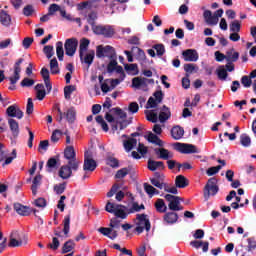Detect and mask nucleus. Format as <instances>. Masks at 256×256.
I'll return each mask as SVG.
<instances>
[{
	"instance_id": "f257e3e1",
	"label": "nucleus",
	"mask_w": 256,
	"mask_h": 256,
	"mask_svg": "<svg viewBox=\"0 0 256 256\" xmlns=\"http://www.w3.org/2000/svg\"><path fill=\"white\" fill-rule=\"evenodd\" d=\"M121 221L117 219V217L110 219L109 228L107 227H100L98 229L99 233L104 235V237H108L112 241H115L116 237H119V233L117 229H120Z\"/></svg>"
},
{
	"instance_id": "f03ea898",
	"label": "nucleus",
	"mask_w": 256,
	"mask_h": 256,
	"mask_svg": "<svg viewBox=\"0 0 256 256\" xmlns=\"http://www.w3.org/2000/svg\"><path fill=\"white\" fill-rule=\"evenodd\" d=\"M135 231L138 235H141L143 231L149 233L151 231V220L147 214L136 215V228Z\"/></svg>"
},
{
	"instance_id": "7ed1b4c3",
	"label": "nucleus",
	"mask_w": 256,
	"mask_h": 256,
	"mask_svg": "<svg viewBox=\"0 0 256 256\" xmlns=\"http://www.w3.org/2000/svg\"><path fill=\"white\" fill-rule=\"evenodd\" d=\"M64 157L68 161V165H72L74 171H79V165L81 161L77 160V154L75 153V148L73 146H67L64 150Z\"/></svg>"
},
{
	"instance_id": "20e7f679",
	"label": "nucleus",
	"mask_w": 256,
	"mask_h": 256,
	"mask_svg": "<svg viewBox=\"0 0 256 256\" xmlns=\"http://www.w3.org/2000/svg\"><path fill=\"white\" fill-rule=\"evenodd\" d=\"M219 193V186L217 185V178L212 177L208 180L207 184L204 187V199L209 201V198L215 197Z\"/></svg>"
},
{
	"instance_id": "39448f33",
	"label": "nucleus",
	"mask_w": 256,
	"mask_h": 256,
	"mask_svg": "<svg viewBox=\"0 0 256 256\" xmlns=\"http://www.w3.org/2000/svg\"><path fill=\"white\" fill-rule=\"evenodd\" d=\"M174 148L179 153H182L184 155H191L193 153H201V150L197 148V146L193 144H185L181 142L174 143Z\"/></svg>"
},
{
	"instance_id": "423d86ee",
	"label": "nucleus",
	"mask_w": 256,
	"mask_h": 256,
	"mask_svg": "<svg viewBox=\"0 0 256 256\" xmlns=\"http://www.w3.org/2000/svg\"><path fill=\"white\" fill-rule=\"evenodd\" d=\"M79 46V40L77 38H68L65 41L64 49L68 57H73L77 52V47Z\"/></svg>"
},
{
	"instance_id": "0eeeda50",
	"label": "nucleus",
	"mask_w": 256,
	"mask_h": 256,
	"mask_svg": "<svg viewBox=\"0 0 256 256\" xmlns=\"http://www.w3.org/2000/svg\"><path fill=\"white\" fill-rule=\"evenodd\" d=\"M164 199L168 202V209L170 211H179V205H181V197L173 194L164 195Z\"/></svg>"
},
{
	"instance_id": "6e6552de",
	"label": "nucleus",
	"mask_w": 256,
	"mask_h": 256,
	"mask_svg": "<svg viewBox=\"0 0 256 256\" xmlns=\"http://www.w3.org/2000/svg\"><path fill=\"white\" fill-rule=\"evenodd\" d=\"M93 33H95V35H103L106 38H111L115 35V29L109 25H98L97 27H94Z\"/></svg>"
},
{
	"instance_id": "1a4fd4ad",
	"label": "nucleus",
	"mask_w": 256,
	"mask_h": 256,
	"mask_svg": "<svg viewBox=\"0 0 256 256\" xmlns=\"http://www.w3.org/2000/svg\"><path fill=\"white\" fill-rule=\"evenodd\" d=\"M84 171H90L93 173L97 169V161L89 156L88 152L84 154V164H83Z\"/></svg>"
},
{
	"instance_id": "9d476101",
	"label": "nucleus",
	"mask_w": 256,
	"mask_h": 256,
	"mask_svg": "<svg viewBox=\"0 0 256 256\" xmlns=\"http://www.w3.org/2000/svg\"><path fill=\"white\" fill-rule=\"evenodd\" d=\"M21 245H23V237H21L19 231H12L10 234L8 247H21Z\"/></svg>"
},
{
	"instance_id": "9b49d317",
	"label": "nucleus",
	"mask_w": 256,
	"mask_h": 256,
	"mask_svg": "<svg viewBox=\"0 0 256 256\" xmlns=\"http://www.w3.org/2000/svg\"><path fill=\"white\" fill-rule=\"evenodd\" d=\"M73 171H75V168H73V165H63L60 167L59 171H58V175L61 179H70L73 175Z\"/></svg>"
},
{
	"instance_id": "f8f14e48",
	"label": "nucleus",
	"mask_w": 256,
	"mask_h": 256,
	"mask_svg": "<svg viewBox=\"0 0 256 256\" xmlns=\"http://www.w3.org/2000/svg\"><path fill=\"white\" fill-rule=\"evenodd\" d=\"M14 211H16V213L22 217H29V215L33 213V208L25 206L21 203H14Z\"/></svg>"
},
{
	"instance_id": "ddd939ff",
	"label": "nucleus",
	"mask_w": 256,
	"mask_h": 256,
	"mask_svg": "<svg viewBox=\"0 0 256 256\" xmlns=\"http://www.w3.org/2000/svg\"><path fill=\"white\" fill-rule=\"evenodd\" d=\"M184 61L195 63L199 61V53L195 49H187L182 52Z\"/></svg>"
},
{
	"instance_id": "4468645a",
	"label": "nucleus",
	"mask_w": 256,
	"mask_h": 256,
	"mask_svg": "<svg viewBox=\"0 0 256 256\" xmlns=\"http://www.w3.org/2000/svg\"><path fill=\"white\" fill-rule=\"evenodd\" d=\"M24 59L20 58L18 59V61L15 63L14 65V77H10L9 81L11 83V85H15V83H17V81H19V79H21V63H23Z\"/></svg>"
},
{
	"instance_id": "2eb2a0df",
	"label": "nucleus",
	"mask_w": 256,
	"mask_h": 256,
	"mask_svg": "<svg viewBox=\"0 0 256 256\" xmlns=\"http://www.w3.org/2000/svg\"><path fill=\"white\" fill-rule=\"evenodd\" d=\"M6 115H8V117H16V119H23L24 113L19 106L13 104L6 109Z\"/></svg>"
},
{
	"instance_id": "dca6fc26",
	"label": "nucleus",
	"mask_w": 256,
	"mask_h": 256,
	"mask_svg": "<svg viewBox=\"0 0 256 256\" xmlns=\"http://www.w3.org/2000/svg\"><path fill=\"white\" fill-rule=\"evenodd\" d=\"M204 21L207 25H217L219 23V18L211 12V10H205L203 13Z\"/></svg>"
},
{
	"instance_id": "f3484780",
	"label": "nucleus",
	"mask_w": 256,
	"mask_h": 256,
	"mask_svg": "<svg viewBox=\"0 0 256 256\" xmlns=\"http://www.w3.org/2000/svg\"><path fill=\"white\" fill-rule=\"evenodd\" d=\"M154 152L158 155V159H163L164 161H169V159H173V155L171 152L165 148H155Z\"/></svg>"
},
{
	"instance_id": "a211bd4d",
	"label": "nucleus",
	"mask_w": 256,
	"mask_h": 256,
	"mask_svg": "<svg viewBox=\"0 0 256 256\" xmlns=\"http://www.w3.org/2000/svg\"><path fill=\"white\" fill-rule=\"evenodd\" d=\"M170 133L172 139H174L175 141H179L183 139V135H185V129H183V127L181 126H174L172 127Z\"/></svg>"
},
{
	"instance_id": "6ab92c4d",
	"label": "nucleus",
	"mask_w": 256,
	"mask_h": 256,
	"mask_svg": "<svg viewBox=\"0 0 256 256\" xmlns=\"http://www.w3.org/2000/svg\"><path fill=\"white\" fill-rule=\"evenodd\" d=\"M8 125L10 127V131L12 133L13 139H17V137H19V133H20L19 122H17V120H15L13 118H10L8 120Z\"/></svg>"
},
{
	"instance_id": "aec40b11",
	"label": "nucleus",
	"mask_w": 256,
	"mask_h": 256,
	"mask_svg": "<svg viewBox=\"0 0 256 256\" xmlns=\"http://www.w3.org/2000/svg\"><path fill=\"white\" fill-rule=\"evenodd\" d=\"M158 119L160 123H165V121H168V119H171V110L169 109V107H167L166 105L162 106Z\"/></svg>"
},
{
	"instance_id": "412c9836",
	"label": "nucleus",
	"mask_w": 256,
	"mask_h": 256,
	"mask_svg": "<svg viewBox=\"0 0 256 256\" xmlns=\"http://www.w3.org/2000/svg\"><path fill=\"white\" fill-rule=\"evenodd\" d=\"M163 219L167 225H175V223L179 221V214L176 212H167Z\"/></svg>"
},
{
	"instance_id": "4be33fe9",
	"label": "nucleus",
	"mask_w": 256,
	"mask_h": 256,
	"mask_svg": "<svg viewBox=\"0 0 256 256\" xmlns=\"http://www.w3.org/2000/svg\"><path fill=\"white\" fill-rule=\"evenodd\" d=\"M149 171H157V169L165 170V163L163 161L148 160Z\"/></svg>"
},
{
	"instance_id": "5701e85b",
	"label": "nucleus",
	"mask_w": 256,
	"mask_h": 256,
	"mask_svg": "<svg viewBox=\"0 0 256 256\" xmlns=\"http://www.w3.org/2000/svg\"><path fill=\"white\" fill-rule=\"evenodd\" d=\"M90 43H91V41L89 39H87V38H82L80 40V46H79L80 61H83V55L85 54V52L89 48V44Z\"/></svg>"
},
{
	"instance_id": "b1692460",
	"label": "nucleus",
	"mask_w": 256,
	"mask_h": 256,
	"mask_svg": "<svg viewBox=\"0 0 256 256\" xmlns=\"http://www.w3.org/2000/svg\"><path fill=\"white\" fill-rule=\"evenodd\" d=\"M125 209H127L125 205L117 204L114 212L115 217L118 219H127L128 214L125 212Z\"/></svg>"
},
{
	"instance_id": "393cba45",
	"label": "nucleus",
	"mask_w": 256,
	"mask_h": 256,
	"mask_svg": "<svg viewBox=\"0 0 256 256\" xmlns=\"http://www.w3.org/2000/svg\"><path fill=\"white\" fill-rule=\"evenodd\" d=\"M0 23L3 27H10L11 25V15L5 10L0 11Z\"/></svg>"
},
{
	"instance_id": "a878e982",
	"label": "nucleus",
	"mask_w": 256,
	"mask_h": 256,
	"mask_svg": "<svg viewBox=\"0 0 256 256\" xmlns=\"http://www.w3.org/2000/svg\"><path fill=\"white\" fill-rule=\"evenodd\" d=\"M175 185L178 189H185V187H189V180L183 175H178L175 179Z\"/></svg>"
},
{
	"instance_id": "bb28decb",
	"label": "nucleus",
	"mask_w": 256,
	"mask_h": 256,
	"mask_svg": "<svg viewBox=\"0 0 256 256\" xmlns=\"http://www.w3.org/2000/svg\"><path fill=\"white\" fill-rule=\"evenodd\" d=\"M64 117L68 123H75V120L77 119V111H75L74 107H71L66 112H64Z\"/></svg>"
},
{
	"instance_id": "cd10ccee",
	"label": "nucleus",
	"mask_w": 256,
	"mask_h": 256,
	"mask_svg": "<svg viewBox=\"0 0 256 256\" xmlns=\"http://www.w3.org/2000/svg\"><path fill=\"white\" fill-rule=\"evenodd\" d=\"M145 139H147L149 143L158 145V147H163V141L161 140V138H159V136L153 134L152 132H149V134L145 136Z\"/></svg>"
},
{
	"instance_id": "c85d7f7f",
	"label": "nucleus",
	"mask_w": 256,
	"mask_h": 256,
	"mask_svg": "<svg viewBox=\"0 0 256 256\" xmlns=\"http://www.w3.org/2000/svg\"><path fill=\"white\" fill-rule=\"evenodd\" d=\"M132 87H134V89H141V87H147V78H141V77L133 78Z\"/></svg>"
},
{
	"instance_id": "c756f323",
	"label": "nucleus",
	"mask_w": 256,
	"mask_h": 256,
	"mask_svg": "<svg viewBox=\"0 0 256 256\" xmlns=\"http://www.w3.org/2000/svg\"><path fill=\"white\" fill-rule=\"evenodd\" d=\"M35 91L38 101H43L45 99V95H47V92H45V86L43 84H37L35 86Z\"/></svg>"
},
{
	"instance_id": "7c9ffc66",
	"label": "nucleus",
	"mask_w": 256,
	"mask_h": 256,
	"mask_svg": "<svg viewBox=\"0 0 256 256\" xmlns=\"http://www.w3.org/2000/svg\"><path fill=\"white\" fill-rule=\"evenodd\" d=\"M124 149L127 153H129L131 150L134 149V147H137V139L135 138H129L128 140L123 141Z\"/></svg>"
},
{
	"instance_id": "2f4dec72",
	"label": "nucleus",
	"mask_w": 256,
	"mask_h": 256,
	"mask_svg": "<svg viewBox=\"0 0 256 256\" xmlns=\"http://www.w3.org/2000/svg\"><path fill=\"white\" fill-rule=\"evenodd\" d=\"M154 207L158 213H167V205H165V200L161 198L156 200Z\"/></svg>"
},
{
	"instance_id": "473e14b6",
	"label": "nucleus",
	"mask_w": 256,
	"mask_h": 256,
	"mask_svg": "<svg viewBox=\"0 0 256 256\" xmlns=\"http://www.w3.org/2000/svg\"><path fill=\"white\" fill-rule=\"evenodd\" d=\"M63 233L65 237H69V231L71 230V215H66L63 220Z\"/></svg>"
},
{
	"instance_id": "72a5a7b5",
	"label": "nucleus",
	"mask_w": 256,
	"mask_h": 256,
	"mask_svg": "<svg viewBox=\"0 0 256 256\" xmlns=\"http://www.w3.org/2000/svg\"><path fill=\"white\" fill-rule=\"evenodd\" d=\"M99 1L101 0H89L81 2L80 4H78V9L80 11H83V9H86L87 7H94L95 9H97L98 6L96 5V3H99Z\"/></svg>"
},
{
	"instance_id": "f704fd0d",
	"label": "nucleus",
	"mask_w": 256,
	"mask_h": 256,
	"mask_svg": "<svg viewBox=\"0 0 256 256\" xmlns=\"http://www.w3.org/2000/svg\"><path fill=\"white\" fill-rule=\"evenodd\" d=\"M226 57H230V60H226L227 63H236L239 61V52H235V49L232 48L226 52Z\"/></svg>"
},
{
	"instance_id": "c9c22d12",
	"label": "nucleus",
	"mask_w": 256,
	"mask_h": 256,
	"mask_svg": "<svg viewBox=\"0 0 256 256\" xmlns=\"http://www.w3.org/2000/svg\"><path fill=\"white\" fill-rule=\"evenodd\" d=\"M57 163H59V156L51 157L47 161L46 167L48 169V173H51V171H53V169H56Z\"/></svg>"
},
{
	"instance_id": "e433bc0d",
	"label": "nucleus",
	"mask_w": 256,
	"mask_h": 256,
	"mask_svg": "<svg viewBox=\"0 0 256 256\" xmlns=\"http://www.w3.org/2000/svg\"><path fill=\"white\" fill-rule=\"evenodd\" d=\"M41 179H42V176L40 174L34 177L32 181V186H31L32 195H37V189L41 185Z\"/></svg>"
},
{
	"instance_id": "4c0bfd02",
	"label": "nucleus",
	"mask_w": 256,
	"mask_h": 256,
	"mask_svg": "<svg viewBox=\"0 0 256 256\" xmlns=\"http://www.w3.org/2000/svg\"><path fill=\"white\" fill-rule=\"evenodd\" d=\"M104 57H108V59H117V53L115 52V48L109 45L105 46Z\"/></svg>"
},
{
	"instance_id": "58836bf2",
	"label": "nucleus",
	"mask_w": 256,
	"mask_h": 256,
	"mask_svg": "<svg viewBox=\"0 0 256 256\" xmlns=\"http://www.w3.org/2000/svg\"><path fill=\"white\" fill-rule=\"evenodd\" d=\"M98 19L97 12L92 11L88 14L87 17V23L91 25L92 31H94L95 27H98L99 25H95V21Z\"/></svg>"
},
{
	"instance_id": "ea45409f",
	"label": "nucleus",
	"mask_w": 256,
	"mask_h": 256,
	"mask_svg": "<svg viewBox=\"0 0 256 256\" xmlns=\"http://www.w3.org/2000/svg\"><path fill=\"white\" fill-rule=\"evenodd\" d=\"M50 72L52 75H59V62L57 61V58H53L50 60Z\"/></svg>"
},
{
	"instance_id": "a19ab883",
	"label": "nucleus",
	"mask_w": 256,
	"mask_h": 256,
	"mask_svg": "<svg viewBox=\"0 0 256 256\" xmlns=\"http://www.w3.org/2000/svg\"><path fill=\"white\" fill-rule=\"evenodd\" d=\"M218 79H220V81H226L227 77H229V73H227V69H225V66H220L217 70H216Z\"/></svg>"
},
{
	"instance_id": "79ce46f5",
	"label": "nucleus",
	"mask_w": 256,
	"mask_h": 256,
	"mask_svg": "<svg viewBox=\"0 0 256 256\" xmlns=\"http://www.w3.org/2000/svg\"><path fill=\"white\" fill-rule=\"evenodd\" d=\"M56 55L59 61H63V57H65V50H63V42L61 41L56 43Z\"/></svg>"
},
{
	"instance_id": "37998d69",
	"label": "nucleus",
	"mask_w": 256,
	"mask_h": 256,
	"mask_svg": "<svg viewBox=\"0 0 256 256\" xmlns=\"http://www.w3.org/2000/svg\"><path fill=\"white\" fill-rule=\"evenodd\" d=\"M73 249H75V242L70 239L64 243L62 247V253H70V251H73Z\"/></svg>"
},
{
	"instance_id": "c03bdc74",
	"label": "nucleus",
	"mask_w": 256,
	"mask_h": 256,
	"mask_svg": "<svg viewBox=\"0 0 256 256\" xmlns=\"http://www.w3.org/2000/svg\"><path fill=\"white\" fill-rule=\"evenodd\" d=\"M144 191L147 195H150V197H153V195H159V190L148 183H144Z\"/></svg>"
},
{
	"instance_id": "a18cd8bd",
	"label": "nucleus",
	"mask_w": 256,
	"mask_h": 256,
	"mask_svg": "<svg viewBox=\"0 0 256 256\" xmlns=\"http://www.w3.org/2000/svg\"><path fill=\"white\" fill-rule=\"evenodd\" d=\"M124 69L128 73H133L132 75H139V66L137 64H125Z\"/></svg>"
},
{
	"instance_id": "49530a36",
	"label": "nucleus",
	"mask_w": 256,
	"mask_h": 256,
	"mask_svg": "<svg viewBox=\"0 0 256 256\" xmlns=\"http://www.w3.org/2000/svg\"><path fill=\"white\" fill-rule=\"evenodd\" d=\"M93 59H95V52H91L85 55V57L82 56V63H85L86 65H88V67H91V65H93Z\"/></svg>"
},
{
	"instance_id": "de8ad7c7",
	"label": "nucleus",
	"mask_w": 256,
	"mask_h": 256,
	"mask_svg": "<svg viewBox=\"0 0 256 256\" xmlns=\"http://www.w3.org/2000/svg\"><path fill=\"white\" fill-rule=\"evenodd\" d=\"M106 165L112 167V169H117L119 167V160L113 156H109L106 158Z\"/></svg>"
},
{
	"instance_id": "09e8293b",
	"label": "nucleus",
	"mask_w": 256,
	"mask_h": 256,
	"mask_svg": "<svg viewBox=\"0 0 256 256\" xmlns=\"http://www.w3.org/2000/svg\"><path fill=\"white\" fill-rule=\"evenodd\" d=\"M110 111H111V113H114V115H116L117 117H119L122 120L127 119V113L119 107L112 108Z\"/></svg>"
},
{
	"instance_id": "8fccbe9b",
	"label": "nucleus",
	"mask_w": 256,
	"mask_h": 256,
	"mask_svg": "<svg viewBox=\"0 0 256 256\" xmlns=\"http://www.w3.org/2000/svg\"><path fill=\"white\" fill-rule=\"evenodd\" d=\"M96 123H98V125H100L102 127V130L105 133H107L109 131V125L107 124V122H105V119L101 115H98L96 117Z\"/></svg>"
},
{
	"instance_id": "3c124183",
	"label": "nucleus",
	"mask_w": 256,
	"mask_h": 256,
	"mask_svg": "<svg viewBox=\"0 0 256 256\" xmlns=\"http://www.w3.org/2000/svg\"><path fill=\"white\" fill-rule=\"evenodd\" d=\"M66 189H67V182L56 184L54 186V191H55L56 195H63V193H65Z\"/></svg>"
},
{
	"instance_id": "603ef678",
	"label": "nucleus",
	"mask_w": 256,
	"mask_h": 256,
	"mask_svg": "<svg viewBox=\"0 0 256 256\" xmlns=\"http://www.w3.org/2000/svg\"><path fill=\"white\" fill-rule=\"evenodd\" d=\"M65 8H61V6H59V4H51L48 8V15H55V13H57V11H59L60 15H61V11H63Z\"/></svg>"
},
{
	"instance_id": "864d4df0",
	"label": "nucleus",
	"mask_w": 256,
	"mask_h": 256,
	"mask_svg": "<svg viewBox=\"0 0 256 256\" xmlns=\"http://www.w3.org/2000/svg\"><path fill=\"white\" fill-rule=\"evenodd\" d=\"M240 143L242 147H251V137L247 134L240 135Z\"/></svg>"
},
{
	"instance_id": "5fc2aeb1",
	"label": "nucleus",
	"mask_w": 256,
	"mask_h": 256,
	"mask_svg": "<svg viewBox=\"0 0 256 256\" xmlns=\"http://www.w3.org/2000/svg\"><path fill=\"white\" fill-rule=\"evenodd\" d=\"M150 183L154 187H157V189H165V186L167 185V183H165V181L157 180L155 178H150Z\"/></svg>"
},
{
	"instance_id": "6e6d98bb",
	"label": "nucleus",
	"mask_w": 256,
	"mask_h": 256,
	"mask_svg": "<svg viewBox=\"0 0 256 256\" xmlns=\"http://www.w3.org/2000/svg\"><path fill=\"white\" fill-rule=\"evenodd\" d=\"M152 49H155L158 57H163V55H165V45L163 44H155L152 46Z\"/></svg>"
},
{
	"instance_id": "4d7b16f0",
	"label": "nucleus",
	"mask_w": 256,
	"mask_h": 256,
	"mask_svg": "<svg viewBox=\"0 0 256 256\" xmlns=\"http://www.w3.org/2000/svg\"><path fill=\"white\" fill-rule=\"evenodd\" d=\"M75 89H77V88L73 85L65 86L64 87V97H65V99H67V100L71 99V94L73 93V91H75Z\"/></svg>"
},
{
	"instance_id": "13d9d810",
	"label": "nucleus",
	"mask_w": 256,
	"mask_h": 256,
	"mask_svg": "<svg viewBox=\"0 0 256 256\" xmlns=\"http://www.w3.org/2000/svg\"><path fill=\"white\" fill-rule=\"evenodd\" d=\"M129 168H122L120 170H118L115 174V178L116 179H125V177H127V175H129Z\"/></svg>"
},
{
	"instance_id": "bf43d9fd",
	"label": "nucleus",
	"mask_w": 256,
	"mask_h": 256,
	"mask_svg": "<svg viewBox=\"0 0 256 256\" xmlns=\"http://www.w3.org/2000/svg\"><path fill=\"white\" fill-rule=\"evenodd\" d=\"M230 31L232 33H239V31H241V22H239V20H234L230 24Z\"/></svg>"
},
{
	"instance_id": "052dcab7",
	"label": "nucleus",
	"mask_w": 256,
	"mask_h": 256,
	"mask_svg": "<svg viewBox=\"0 0 256 256\" xmlns=\"http://www.w3.org/2000/svg\"><path fill=\"white\" fill-rule=\"evenodd\" d=\"M241 84L246 89H249V87H251V85H253V80H251V78L249 76L244 75L241 77Z\"/></svg>"
},
{
	"instance_id": "680f3d73",
	"label": "nucleus",
	"mask_w": 256,
	"mask_h": 256,
	"mask_svg": "<svg viewBox=\"0 0 256 256\" xmlns=\"http://www.w3.org/2000/svg\"><path fill=\"white\" fill-rule=\"evenodd\" d=\"M214 55H215V59H216V61H218V63H221V61H225V60L230 61V59H231V57L229 55L226 56L225 54H223L219 51H216L214 53Z\"/></svg>"
},
{
	"instance_id": "e2e57ef3",
	"label": "nucleus",
	"mask_w": 256,
	"mask_h": 256,
	"mask_svg": "<svg viewBox=\"0 0 256 256\" xmlns=\"http://www.w3.org/2000/svg\"><path fill=\"white\" fill-rule=\"evenodd\" d=\"M221 169H223V166H221V165L210 167L206 171L207 176L212 177V175H217V172L221 171Z\"/></svg>"
},
{
	"instance_id": "0e129e2a",
	"label": "nucleus",
	"mask_w": 256,
	"mask_h": 256,
	"mask_svg": "<svg viewBox=\"0 0 256 256\" xmlns=\"http://www.w3.org/2000/svg\"><path fill=\"white\" fill-rule=\"evenodd\" d=\"M117 65V58H112L107 65V73H113Z\"/></svg>"
},
{
	"instance_id": "69168bd1",
	"label": "nucleus",
	"mask_w": 256,
	"mask_h": 256,
	"mask_svg": "<svg viewBox=\"0 0 256 256\" xmlns=\"http://www.w3.org/2000/svg\"><path fill=\"white\" fill-rule=\"evenodd\" d=\"M199 68L195 64H184V71L189 75L193 74L194 71H197Z\"/></svg>"
},
{
	"instance_id": "338daca9",
	"label": "nucleus",
	"mask_w": 256,
	"mask_h": 256,
	"mask_svg": "<svg viewBox=\"0 0 256 256\" xmlns=\"http://www.w3.org/2000/svg\"><path fill=\"white\" fill-rule=\"evenodd\" d=\"M160 102H157V100L151 96L146 104V109H155L159 105Z\"/></svg>"
},
{
	"instance_id": "774afa93",
	"label": "nucleus",
	"mask_w": 256,
	"mask_h": 256,
	"mask_svg": "<svg viewBox=\"0 0 256 256\" xmlns=\"http://www.w3.org/2000/svg\"><path fill=\"white\" fill-rule=\"evenodd\" d=\"M43 53L46 55L47 59H51V57L55 55V52H53V46L51 45L44 46Z\"/></svg>"
}]
</instances>
